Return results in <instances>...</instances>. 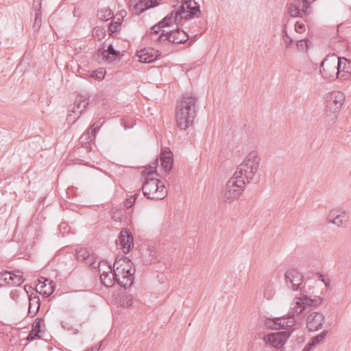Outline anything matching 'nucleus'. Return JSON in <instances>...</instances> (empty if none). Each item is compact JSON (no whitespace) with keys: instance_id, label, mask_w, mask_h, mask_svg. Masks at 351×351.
<instances>
[{"instance_id":"nucleus-2","label":"nucleus","mask_w":351,"mask_h":351,"mask_svg":"<svg viewBox=\"0 0 351 351\" xmlns=\"http://www.w3.org/2000/svg\"><path fill=\"white\" fill-rule=\"evenodd\" d=\"M158 166V161L156 159L152 164L146 166L141 172L143 178L142 189L143 195L148 199L153 200L162 199L167 195L164 183L157 178H149L150 176L154 174L159 176V173L157 172Z\"/></svg>"},{"instance_id":"nucleus-15","label":"nucleus","mask_w":351,"mask_h":351,"mask_svg":"<svg viewBox=\"0 0 351 351\" xmlns=\"http://www.w3.org/2000/svg\"><path fill=\"white\" fill-rule=\"evenodd\" d=\"M117 245L120 246L124 254L129 253L134 247V238L128 228H123L116 241Z\"/></svg>"},{"instance_id":"nucleus-9","label":"nucleus","mask_w":351,"mask_h":351,"mask_svg":"<svg viewBox=\"0 0 351 351\" xmlns=\"http://www.w3.org/2000/svg\"><path fill=\"white\" fill-rule=\"evenodd\" d=\"M176 9L182 21L191 20L200 13V5L195 0H182Z\"/></svg>"},{"instance_id":"nucleus-1","label":"nucleus","mask_w":351,"mask_h":351,"mask_svg":"<svg viewBox=\"0 0 351 351\" xmlns=\"http://www.w3.org/2000/svg\"><path fill=\"white\" fill-rule=\"evenodd\" d=\"M197 100L198 97L195 94L186 92L177 101L175 119L178 127L181 130H186L193 125L199 108Z\"/></svg>"},{"instance_id":"nucleus-18","label":"nucleus","mask_w":351,"mask_h":351,"mask_svg":"<svg viewBox=\"0 0 351 351\" xmlns=\"http://www.w3.org/2000/svg\"><path fill=\"white\" fill-rule=\"evenodd\" d=\"M325 316L321 312L315 311L310 313L306 319V327L310 332H315L323 327Z\"/></svg>"},{"instance_id":"nucleus-51","label":"nucleus","mask_w":351,"mask_h":351,"mask_svg":"<svg viewBox=\"0 0 351 351\" xmlns=\"http://www.w3.org/2000/svg\"><path fill=\"white\" fill-rule=\"evenodd\" d=\"M317 346L315 343L310 339L308 343H306V345L303 348L302 351H312L313 348H315Z\"/></svg>"},{"instance_id":"nucleus-57","label":"nucleus","mask_w":351,"mask_h":351,"mask_svg":"<svg viewBox=\"0 0 351 351\" xmlns=\"http://www.w3.org/2000/svg\"><path fill=\"white\" fill-rule=\"evenodd\" d=\"M24 289H25V290L27 292L28 295L30 294L29 293L30 290H34V288L32 287H31V286H29V285H25Z\"/></svg>"},{"instance_id":"nucleus-20","label":"nucleus","mask_w":351,"mask_h":351,"mask_svg":"<svg viewBox=\"0 0 351 351\" xmlns=\"http://www.w3.org/2000/svg\"><path fill=\"white\" fill-rule=\"evenodd\" d=\"M260 160L261 158L258 157L257 152L253 151L247 155L246 159L241 164V167H243L247 171L250 169L249 173H252V176H247L248 178H253L258 169Z\"/></svg>"},{"instance_id":"nucleus-59","label":"nucleus","mask_w":351,"mask_h":351,"mask_svg":"<svg viewBox=\"0 0 351 351\" xmlns=\"http://www.w3.org/2000/svg\"><path fill=\"white\" fill-rule=\"evenodd\" d=\"M119 14L120 15L121 18L120 19H123L124 16H125L126 15V11L124 10H122L121 11H119Z\"/></svg>"},{"instance_id":"nucleus-64","label":"nucleus","mask_w":351,"mask_h":351,"mask_svg":"<svg viewBox=\"0 0 351 351\" xmlns=\"http://www.w3.org/2000/svg\"><path fill=\"white\" fill-rule=\"evenodd\" d=\"M85 351H93V350L90 349V348H87L86 350H85Z\"/></svg>"},{"instance_id":"nucleus-5","label":"nucleus","mask_w":351,"mask_h":351,"mask_svg":"<svg viewBox=\"0 0 351 351\" xmlns=\"http://www.w3.org/2000/svg\"><path fill=\"white\" fill-rule=\"evenodd\" d=\"M182 21L175 8L174 10L168 13L162 19L153 25L149 29V31L147 32L146 36L152 40V37L156 38L158 36L162 30H165V27H169L173 24L179 27L182 25Z\"/></svg>"},{"instance_id":"nucleus-7","label":"nucleus","mask_w":351,"mask_h":351,"mask_svg":"<svg viewBox=\"0 0 351 351\" xmlns=\"http://www.w3.org/2000/svg\"><path fill=\"white\" fill-rule=\"evenodd\" d=\"M189 34L180 27L169 31L162 30L158 36L152 37V41L158 44L165 43L180 44L185 43L189 38Z\"/></svg>"},{"instance_id":"nucleus-46","label":"nucleus","mask_w":351,"mask_h":351,"mask_svg":"<svg viewBox=\"0 0 351 351\" xmlns=\"http://www.w3.org/2000/svg\"><path fill=\"white\" fill-rule=\"evenodd\" d=\"M60 324L62 328H63L66 330L70 331L73 330V334L74 335H77L79 333V330L77 329H73V325L66 321H62Z\"/></svg>"},{"instance_id":"nucleus-31","label":"nucleus","mask_w":351,"mask_h":351,"mask_svg":"<svg viewBox=\"0 0 351 351\" xmlns=\"http://www.w3.org/2000/svg\"><path fill=\"white\" fill-rule=\"evenodd\" d=\"M23 272L20 270L12 271V280L10 282V286H20L23 282L24 278L23 277Z\"/></svg>"},{"instance_id":"nucleus-53","label":"nucleus","mask_w":351,"mask_h":351,"mask_svg":"<svg viewBox=\"0 0 351 351\" xmlns=\"http://www.w3.org/2000/svg\"><path fill=\"white\" fill-rule=\"evenodd\" d=\"M135 203V200H132V198H128L124 201V206L129 209L133 206Z\"/></svg>"},{"instance_id":"nucleus-4","label":"nucleus","mask_w":351,"mask_h":351,"mask_svg":"<svg viewBox=\"0 0 351 351\" xmlns=\"http://www.w3.org/2000/svg\"><path fill=\"white\" fill-rule=\"evenodd\" d=\"M341 62L339 56L335 53L328 54L322 60L320 66V73L322 77L329 82L339 79Z\"/></svg>"},{"instance_id":"nucleus-50","label":"nucleus","mask_w":351,"mask_h":351,"mask_svg":"<svg viewBox=\"0 0 351 351\" xmlns=\"http://www.w3.org/2000/svg\"><path fill=\"white\" fill-rule=\"evenodd\" d=\"M41 6H42V0H34L33 1V8L36 12H41Z\"/></svg>"},{"instance_id":"nucleus-24","label":"nucleus","mask_w":351,"mask_h":351,"mask_svg":"<svg viewBox=\"0 0 351 351\" xmlns=\"http://www.w3.org/2000/svg\"><path fill=\"white\" fill-rule=\"evenodd\" d=\"M327 220L328 222L339 226L342 225L344 221H346L347 217L345 213H339V210H332L327 217Z\"/></svg>"},{"instance_id":"nucleus-63","label":"nucleus","mask_w":351,"mask_h":351,"mask_svg":"<svg viewBox=\"0 0 351 351\" xmlns=\"http://www.w3.org/2000/svg\"><path fill=\"white\" fill-rule=\"evenodd\" d=\"M71 119H72V115H71V114H69V115L67 116L66 120H67L68 121H71Z\"/></svg>"},{"instance_id":"nucleus-54","label":"nucleus","mask_w":351,"mask_h":351,"mask_svg":"<svg viewBox=\"0 0 351 351\" xmlns=\"http://www.w3.org/2000/svg\"><path fill=\"white\" fill-rule=\"evenodd\" d=\"M10 298H12L13 300L16 301V300H17V299L19 298V293H18V291H17V290H13V291H12L10 293Z\"/></svg>"},{"instance_id":"nucleus-8","label":"nucleus","mask_w":351,"mask_h":351,"mask_svg":"<svg viewBox=\"0 0 351 351\" xmlns=\"http://www.w3.org/2000/svg\"><path fill=\"white\" fill-rule=\"evenodd\" d=\"M295 322V314H293V312L292 311L291 313H289L286 316L276 318H267L265 320V325L270 330L280 331V330H287L288 329H291L293 332Z\"/></svg>"},{"instance_id":"nucleus-22","label":"nucleus","mask_w":351,"mask_h":351,"mask_svg":"<svg viewBox=\"0 0 351 351\" xmlns=\"http://www.w3.org/2000/svg\"><path fill=\"white\" fill-rule=\"evenodd\" d=\"M36 293L31 292L29 295V307H28V316L31 317H35L40 308V300L37 295L38 293V289L36 290Z\"/></svg>"},{"instance_id":"nucleus-35","label":"nucleus","mask_w":351,"mask_h":351,"mask_svg":"<svg viewBox=\"0 0 351 351\" xmlns=\"http://www.w3.org/2000/svg\"><path fill=\"white\" fill-rule=\"evenodd\" d=\"M106 75V70L104 68H100L97 70H93L90 72V76L96 80H102Z\"/></svg>"},{"instance_id":"nucleus-3","label":"nucleus","mask_w":351,"mask_h":351,"mask_svg":"<svg viewBox=\"0 0 351 351\" xmlns=\"http://www.w3.org/2000/svg\"><path fill=\"white\" fill-rule=\"evenodd\" d=\"M114 277L118 280V285L127 289L134 282L135 267L132 261L125 256L117 258L113 265Z\"/></svg>"},{"instance_id":"nucleus-36","label":"nucleus","mask_w":351,"mask_h":351,"mask_svg":"<svg viewBox=\"0 0 351 351\" xmlns=\"http://www.w3.org/2000/svg\"><path fill=\"white\" fill-rule=\"evenodd\" d=\"M102 284L106 287H112L114 285H118V280L117 278L114 277V271H112V274H111L110 277L108 278H101Z\"/></svg>"},{"instance_id":"nucleus-41","label":"nucleus","mask_w":351,"mask_h":351,"mask_svg":"<svg viewBox=\"0 0 351 351\" xmlns=\"http://www.w3.org/2000/svg\"><path fill=\"white\" fill-rule=\"evenodd\" d=\"M43 326H44V318L40 317H36L32 324V328L45 333V330L42 328Z\"/></svg>"},{"instance_id":"nucleus-11","label":"nucleus","mask_w":351,"mask_h":351,"mask_svg":"<svg viewBox=\"0 0 351 351\" xmlns=\"http://www.w3.org/2000/svg\"><path fill=\"white\" fill-rule=\"evenodd\" d=\"M292 334V330L270 332L263 337L264 342L273 348L280 349Z\"/></svg>"},{"instance_id":"nucleus-27","label":"nucleus","mask_w":351,"mask_h":351,"mask_svg":"<svg viewBox=\"0 0 351 351\" xmlns=\"http://www.w3.org/2000/svg\"><path fill=\"white\" fill-rule=\"evenodd\" d=\"M300 0H293L292 2L287 4V12L291 17L300 18L301 17V10Z\"/></svg>"},{"instance_id":"nucleus-34","label":"nucleus","mask_w":351,"mask_h":351,"mask_svg":"<svg viewBox=\"0 0 351 351\" xmlns=\"http://www.w3.org/2000/svg\"><path fill=\"white\" fill-rule=\"evenodd\" d=\"M102 120V118H100L99 120L95 121L93 123H92L89 128L87 129V130H89L90 134L93 136V138H95L97 132H99L100 128L101 127L102 124L104 123V121L101 122Z\"/></svg>"},{"instance_id":"nucleus-26","label":"nucleus","mask_w":351,"mask_h":351,"mask_svg":"<svg viewBox=\"0 0 351 351\" xmlns=\"http://www.w3.org/2000/svg\"><path fill=\"white\" fill-rule=\"evenodd\" d=\"M40 289V294L44 297H49L55 291L56 285L53 281L47 279L42 282Z\"/></svg>"},{"instance_id":"nucleus-45","label":"nucleus","mask_w":351,"mask_h":351,"mask_svg":"<svg viewBox=\"0 0 351 351\" xmlns=\"http://www.w3.org/2000/svg\"><path fill=\"white\" fill-rule=\"evenodd\" d=\"M104 265H107L108 267V269L109 271H104L101 274H100V278L101 279V278H108V277H110L111 276V274H112V271H113V267L112 265H110V263H108V261H106V260H104L102 262H101Z\"/></svg>"},{"instance_id":"nucleus-38","label":"nucleus","mask_w":351,"mask_h":351,"mask_svg":"<svg viewBox=\"0 0 351 351\" xmlns=\"http://www.w3.org/2000/svg\"><path fill=\"white\" fill-rule=\"evenodd\" d=\"M106 29L104 27H95L93 29V36L96 38L98 39V40H101L102 38H104L106 36Z\"/></svg>"},{"instance_id":"nucleus-12","label":"nucleus","mask_w":351,"mask_h":351,"mask_svg":"<svg viewBox=\"0 0 351 351\" xmlns=\"http://www.w3.org/2000/svg\"><path fill=\"white\" fill-rule=\"evenodd\" d=\"M97 55L101 57L102 60L108 64H111L121 58V52L114 48L112 43L104 41L97 49Z\"/></svg>"},{"instance_id":"nucleus-42","label":"nucleus","mask_w":351,"mask_h":351,"mask_svg":"<svg viewBox=\"0 0 351 351\" xmlns=\"http://www.w3.org/2000/svg\"><path fill=\"white\" fill-rule=\"evenodd\" d=\"M42 23V13L41 12H36L35 13L34 23L33 24V29L35 32L38 31L41 27Z\"/></svg>"},{"instance_id":"nucleus-48","label":"nucleus","mask_w":351,"mask_h":351,"mask_svg":"<svg viewBox=\"0 0 351 351\" xmlns=\"http://www.w3.org/2000/svg\"><path fill=\"white\" fill-rule=\"evenodd\" d=\"M295 30L299 34L304 32L305 31V25L300 21H297L295 23Z\"/></svg>"},{"instance_id":"nucleus-47","label":"nucleus","mask_w":351,"mask_h":351,"mask_svg":"<svg viewBox=\"0 0 351 351\" xmlns=\"http://www.w3.org/2000/svg\"><path fill=\"white\" fill-rule=\"evenodd\" d=\"M316 276L317 277V280L322 281L324 283L326 288H328L330 286V280L327 279L324 274L320 272H317Z\"/></svg>"},{"instance_id":"nucleus-33","label":"nucleus","mask_w":351,"mask_h":351,"mask_svg":"<svg viewBox=\"0 0 351 351\" xmlns=\"http://www.w3.org/2000/svg\"><path fill=\"white\" fill-rule=\"evenodd\" d=\"M12 271L4 270L0 272V287L5 285H10V282L12 280Z\"/></svg>"},{"instance_id":"nucleus-17","label":"nucleus","mask_w":351,"mask_h":351,"mask_svg":"<svg viewBox=\"0 0 351 351\" xmlns=\"http://www.w3.org/2000/svg\"><path fill=\"white\" fill-rule=\"evenodd\" d=\"M158 159L160 161V165L164 171L169 174L172 170L173 166V154L170 148L169 147H162L160 149V153L158 157H157L155 160Z\"/></svg>"},{"instance_id":"nucleus-29","label":"nucleus","mask_w":351,"mask_h":351,"mask_svg":"<svg viewBox=\"0 0 351 351\" xmlns=\"http://www.w3.org/2000/svg\"><path fill=\"white\" fill-rule=\"evenodd\" d=\"M123 20L122 19H118L117 21L112 20L108 24V32L110 36L114 37L121 30Z\"/></svg>"},{"instance_id":"nucleus-55","label":"nucleus","mask_w":351,"mask_h":351,"mask_svg":"<svg viewBox=\"0 0 351 351\" xmlns=\"http://www.w3.org/2000/svg\"><path fill=\"white\" fill-rule=\"evenodd\" d=\"M287 24H284L283 25V29H282V39L285 38H288V37L290 36L289 35L288 32H287Z\"/></svg>"},{"instance_id":"nucleus-61","label":"nucleus","mask_w":351,"mask_h":351,"mask_svg":"<svg viewBox=\"0 0 351 351\" xmlns=\"http://www.w3.org/2000/svg\"><path fill=\"white\" fill-rule=\"evenodd\" d=\"M121 211H119L117 214L119 215L118 219H116V221H121V216H123V214L121 213Z\"/></svg>"},{"instance_id":"nucleus-6","label":"nucleus","mask_w":351,"mask_h":351,"mask_svg":"<svg viewBox=\"0 0 351 351\" xmlns=\"http://www.w3.org/2000/svg\"><path fill=\"white\" fill-rule=\"evenodd\" d=\"M307 293L306 290V292L301 293L300 297H295L293 300L294 306L291 308V310L295 315L303 313L308 307H317L322 303L324 300L323 298L317 295L312 298V296L308 295Z\"/></svg>"},{"instance_id":"nucleus-60","label":"nucleus","mask_w":351,"mask_h":351,"mask_svg":"<svg viewBox=\"0 0 351 351\" xmlns=\"http://www.w3.org/2000/svg\"><path fill=\"white\" fill-rule=\"evenodd\" d=\"M249 171H250V169L248 170V172H249ZM244 175H245V178L247 180V182H249L250 180H252V179H250V178H247V177H248L247 176H252V173H245Z\"/></svg>"},{"instance_id":"nucleus-52","label":"nucleus","mask_w":351,"mask_h":351,"mask_svg":"<svg viewBox=\"0 0 351 351\" xmlns=\"http://www.w3.org/2000/svg\"><path fill=\"white\" fill-rule=\"evenodd\" d=\"M283 40L287 48H291L295 42V40L291 36L288 37V38H283Z\"/></svg>"},{"instance_id":"nucleus-25","label":"nucleus","mask_w":351,"mask_h":351,"mask_svg":"<svg viewBox=\"0 0 351 351\" xmlns=\"http://www.w3.org/2000/svg\"><path fill=\"white\" fill-rule=\"evenodd\" d=\"M90 101V97L79 95L77 96L75 105L73 106L74 112L80 111V114L86 110Z\"/></svg>"},{"instance_id":"nucleus-37","label":"nucleus","mask_w":351,"mask_h":351,"mask_svg":"<svg viewBox=\"0 0 351 351\" xmlns=\"http://www.w3.org/2000/svg\"><path fill=\"white\" fill-rule=\"evenodd\" d=\"M311 41L307 38L300 39L296 41V47L300 51H306Z\"/></svg>"},{"instance_id":"nucleus-21","label":"nucleus","mask_w":351,"mask_h":351,"mask_svg":"<svg viewBox=\"0 0 351 351\" xmlns=\"http://www.w3.org/2000/svg\"><path fill=\"white\" fill-rule=\"evenodd\" d=\"M139 61L142 63L149 64L158 60L161 52L152 47L144 48L138 51Z\"/></svg>"},{"instance_id":"nucleus-49","label":"nucleus","mask_w":351,"mask_h":351,"mask_svg":"<svg viewBox=\"0 0 351 351\" xmlns=\"http://www.w3.org/2000/svg\"><path fill=\"white\" fill-rule=\"evenodd\" d=\"M121 305L122 306H126L127 307H129L133 304L132 299L129 298L128 296L123 297L121 300Z\"/></svg>"},{"instance_id":"nucleus-39","label":"nucleus","mask_w":351,"mask_h":351,"mask_svg":"<svg viewBox=\"0 0 351 351\" xmlns=\"http://www.w3.org/2000/svg\"><path fill=\"white\" fill-rule=\"evenodd\" d=\"M328 333V331L326 330H324L322 332H321L319 334H318L317 335H315V336L313 337L312 338H311V339L312 341H313V342L315 343L316 346H317L324 341Z\"/></svg>"},{"instance_id":"nucleus-43","label":"nucleus","mask_w":351,"mask_h":351,"mask_svg":"<svg viewBox=\"0 0 351 351\" xmlns=\"http://www.w3.org/2000/svg\"><path fill=\"white\" fill-rule=\"evenodd\" d=\"M300 10H301V17L302 16V14H308L311 12V3L307 0H300Z\"/></svg>"},{"instance_id":"nucleus-19","label":"nucleus","mask_w":351,"mask_h":351,"mask_svg":"<svg viewBox=\"0 0 351 351\" xmlns=\"http://www.w3.org/2000/svg\"><path fill=\"white\" fill-rule=\"evenodd\" d=\"M75 255L79 261L84 262L86 265L93 268L98 267L99 271L101 272V263L99 262L96 265L97 256L95 254H90L86 248H80L76 250Z\"/></svg>"},{"instance_id":"nucleus-44","label":"nucleus","mask_w":351,"mask_h":351,"mask_svg":"<svg viewBox=\"0 0 351 351\" xmlns=\"http://www.w3.org/2000/svg\"><path fill=\"white\" fill-rule=\"evenodd\" d=\"M245 173H248L247 169L241 167V165H240L232 178H235L237 180H244L243 176Z\"/></svg>"},{"instance_id":"nucleus-40","label":"nucleus","mask_w":351,"mask_h":351,"mask_svg":"<svg viewBox=\"0 0 351 351\" xmlns=\"http://www.w3.org/2000/svg\"><path fill=\"white\" fill-rule=\"evenodd\" d=\"M328 333V331L326 330H324L322 332H321L319 334H318L317 335H315V336L313 337L312 338H311V339L312 341H313V342L315 343L316 346H317L324 341Z\"/></svg>"},{"instance_id":"nucleus-23","label":"nucleus","mask_w":351,"mask_h":351,"mask_svg":"<svg viewBox=\"0 0 351 351\" xmlns=\"http://www.w3.org/2000/svg\"><path fill=\"white\" fill-rule=\"evenodd\" d=\"M341 62L339 80H346L351 76V61L345 57L339 56V62Z\"/></svg>"},{"instance_id":"nucleus-10","label":"nucleus","mask_w":351,"mask_h":351,"mask_svg":"<svg viewBox=\"0 0 351 351\" xmlns=\"http://www.w3.org/2000/svg\"><path fill=\"white\" fill-rule=\"evenodd\" d=\"M245 182L244 180H237L235 178H230L226 184L224 198L230 202L232 199L238 198L244 190Z\"/></svg>"},{"instance_id":"nucleus-28","label":"nucleus","mask_w":351,"mask_h":351,"mask_svg":"<svg viewBox=\"0 0 351 351\" xmlns=\"http://www.w3.org/2000/svg\"><path fill=\"white\" fill-rule=\"evenodd\" d=\"M95 140V138L92 136L90 134L89 130H86L80 137V143L82 144V147H84L87 152H89L91 148L90 142Z\"/></svg>"},{"instance_id":"nucleus-14","label":"nucleus","mask_w":351,"mask_h":351,"mask_svg":"<svg viewBox=\"0 0 351 351\" xmlns=\"http://www.w3.org/2000/svg\"><path fill=\"white\" fill-rule=\"evenodd\" d=\"M345 97L341 92H332L326 98V110L327 112L335 113L341 108Z\"/></svg>"},{"instance_id":"nucleus-56","label":"nucleus","mask_w":351,"mask_h":351,"mask_svg":"<svg viewBox=\"0 0 351 351\" xmlns=\"http://www.w3.org/2000/svg\"><path fill=\"white\" fill-rule=\"evenodd\" d=\"M101 346H102V343L99 342V343H96L95 345H94L93 346L90 347V349L93 351H99L100 350Z\"/></svg>"},{"instance_id":"nucleus-30","label":"nucleus","mask_w":351,"mask_h":351,"mask_svg":"<svg viewBox=\"0 0 351 351\" xmlns=\"http://www.w3.org/2000/svg\"><path fill=\"white\" fill-rule=\"evenodd\" d=\"M97 16L98 19L104 22L114 18L113 12L109 8H104L98 10Z\"/></svg>"},{"instance_id":"nucleus-32","label":"nucleus","mask_w":351,"mask_h":351,"mask_svg":"<svg viewBox=\"0 0 351 351\" xmlns=\"http://www.w3.org/2000/svg\"><path fill=\"white\" fill-rule=\"evenodd\" d=\"M44 333L40 330H37L32 328L31 330L29 332L27 336L24 339L27 342H31L36 339H39L42 337Z\"/></svg>"},{"instance_id":"nucleus-58","label":"nucleus","mask_w":351,"mask_h":351,"mask_svg":"<svg viewBox=\"0 0 351 351\" xmlns=\"http://www.w3.org/2000/svg\"><path fill=\"white\" fill-rule=\"evenodd\" d=\"M139 194H140V192L138 191V192L136 193L135 194H134L133 195H131L130 197V198H132V200H135V202H136Z\"/></svg>"},{"instance_id":"nucleus-16","label":"nucleus","mask_w":351,"mask_h":351,"mask_svg":"<svg viewBox=\"0 0 351 351\" xmlns=\"http://www.w3.org/2000/svg\"><path fill=\"white\" fill-rule=\"evenodd\" d=\"M161 0H130V7L135 14L139 15L160 4Z\"/></svg>"},{"instance_id":"nucleus-62","label":"nucleus","mask_w":351,"mask_h":351,"mask_svg":"<svg viewBox=\"0 0 351 351\" xmlns=\"http://www.w3.org/2000/svg\"><path fill=\"white\" fill-rule=\"evenodd\" d=\"M297 340H298V343H301V342L304 341V337H303V336H301V337H299L297 339Z\"/></svg>"},{"instance_id":"nucleus-13","label":"nucleus","mask_w":351,"mask_h":351,"mask_svg":"<svg viewBox=\"0 0 351 351\" xmlns=\"http://www.w3.org/2000/svg\"><path fill=\"white\" fill-rule=\"evenodd\" d=\"M285 279L288 287L293 291H300L306 292L305 284L303 285V276L296 269H289L285 274Z\"/></svg>"}]
</instances>
